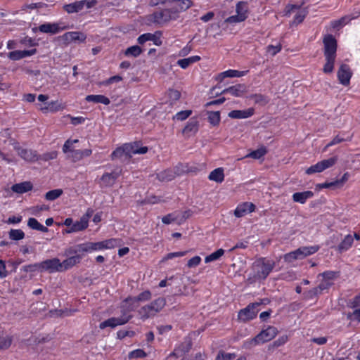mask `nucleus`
Masks as SVG:
<instances>
[{
	"instance_id": "nucleus-1",
	"label": "nucleus",
	"mask_w": 360,
	"mask_h": 360,
	"mask_svg": "<svg viewBox=\"0 0 360 360\" xmlns=\"http://www.w3.org/2000/svg\"><path fill=\"white\" fill-rule=\"evenodd\" d=\"M275 266V262L266 258H259L257 259L253 265L254 270L253 278H248L250 283H252L256 280L265 279Z\"/></svg>"
},
{
	"instance_id": "nucleus-2",
	"label": "nucleus",
	"mask_w": 360,
	"mask_h": 360,
	"mask_svg": "<svg viewBox=\"0 0 360 360\" xmlns=\"http://www.w3.org/2000/svg\"><path fill=\"white\" fill-rule=\"evenodd\" d=\"M319 276L322 277L321 282L316 288H314L307 292L306 297L307 298H313L314 297L322 293L323 290H328L333 284V280L338 276V272L328 271L320 274Z\"/></svg>"
},
{
	"instance_id": "nucleus-3",
	"label": "nucleus",
	"mask_w": 360,
	"mask_h": 360,
	"mask_svg": "<svg viewBox=\"0 0 360 360\" xmlns=\"http://www.w3.org/2000/svg\"><path fill=\"white\" fill-rule=\"evenodd\" d=\"M278 333V330L273 326H269L267 328L262 330L254 338L246 341L243 347L246 349H250L254 346L259 344H263L268 341L271 340L276 337Z\"/></svg>"
},
{
	"instance_id": "nucleus-4",
	"label": "nucleus",
	"mask_w": 360,
	"mask_h": 360,
	"mask_svg": "<svg viewBox=\"0 0 360 360\" xmlns=\"http://www.w3.org/2000/svg\"><path fill=\"white\" fill-rule=\"evenodd\" d=\"M269 303L268 300H263L262 302H255L250 304L247 307L240 310L238 312V319L243 322H247L250 320L253 319L256 317L259 309H257L261 304H266Z\"/></svg>"
},
{
	"instance_id": "nucleus-5",
	"label": "nucleus",
	"mask_w": 360,
	"mask_h": 360,
	"mask_svg": "<svg viewBox=\"0 0 360 360\" xmlns=\"http://www.w3.org/2000/svg\"><path fill=\"white\" fill-rule=\"evenodd\" d=\"M176 17L171 9H163L153 13L149 16V20L159 25H163L176 19Z\"/></svg>"
},
{
	"instance_id": "nucleus-6",
	"label": "nucleus",
	"mask_w": 360,
	"mask_h": 360,
	"mask_svg": "<svg viewBox=\"0 0 360 360\" xmlns=\"http://www.w3.org/2000/svg\"><path fill=\"white\" fill-rule=\"evenodd\" d=\"M94 214V210L88 209L86 213L81 217L79 221L74 223L69 229L66 231V233H70L73 232L82 231L88 227L89 220Z\"/></svg>"
},
{
	"instance_id": "nucleus-7",
	"label": "nucleus",
	"mask_w": 360,
	"mask_h": 360,
	"mask_svg": "<svg viewBox=\"0 0 360 360\" xmlns=\"http://www.w3.org/2000/svg\"><path fill=\"white\" fill-rule=\"evenodd\" d=\"M131 319V315L127 314L125 311H123L120 317H112L100 323L99 328L104 329L106 327L115 328L118 326L127 323Z\"/></svg>"
},
{
	"instance_id": "nucleus-8",
	"label": "nucleus",
	"mask_w": 360,
	"mask_h": 360,
	"mask_svg": "<svg viewBox=\"0 0 360 360\" xmlns=\"http://www.w3.org/2000/svg\"><path fill=\"white\" fill-rule=\"evenodd\" d=\"M337 157H333L327 160H323L321 162H319L314 165L311 166L306 170L307 174H312L314 173H319L323 172V170L331 167L333 166L337 162Z\"/></svg>"
},
{
	"instance_id": "nucleus-9",
	"label": "nucleus",
	"mask_w": 360,
	"mask_h": 360,
	"mask_svg": "<svg viewBox=\"0 0 360 360\" xmlns=\"http://www.w3.org/2000/svg\"><path fill=\"white\" fill-rule=\"evenodd\" d=\"M323 42L324 44V56L335 58L337 41L334 37L328 34L324 37Z\"/></svg>"
},
{
	"instance_id": "nucleus-10",
	"label": "nucleus",
	"mask_w": 360,
	"mask_h": 360,
	"mask_svg": "<svg viewBox=\"0 0 360 360\" xmlns=\"http://www.w3.org/2000/svg\"><path fill=\"white\" fill-rule=\"evenodd\" d=\"M39 271L49 273L61 272L60 262L58 258L44 260L39 263Z\"/></svg>"
},
{
	"instance_id": "nucleus-11",
	"label": "nucleus",
	"mask_w": 360,
	"mask_h": 360,
	"mask_svg": "<svg viewBox=\"0 0 360 360\" xmlns=\"http://www.w3.org/2000/svg\"><path fill=\"white\" fill-rule=\"evenodd\" d=\"M121 173V169H115L111 172L104 173L100 179L101 186L105 188L112 186Z\"/></svg>"
},
{
	"instance_id": "nucleus-12",
	"label": "nucleus",
	"mask_w": 360,
	"mask_h": 360,
	"mask_svg": "<svg viewBox=\"0 0 360 360\" xmlns=\"http://www.w3.org/2000/svg\"><path fill=\"white\" fill-rule=\"evenodd\" d=\"M183 170L179 166L172 169H167L157 174V178L161 181H169L181 175Z\"/></svg>"
},
{
	"instance_id": "nucleus-13",
	"label": "nucleus",
	"mask_w": 360,
	"mask_h": 360,
	"mask_svg": "<svg viewBox=\"0 0 360 360\" xmlns=\"http://www.w3.org/2000/svg\"><path fill=\"white\" fill-rule=\"evenodd\" d=\"M131 148L128 143L124 144L122 147L117 148L111 154L112 160L119 159L122 161L129 160L131 158L129 150Z\"/></svg>"
},
{
	"instance_id": "nucleus-14",
	"label": "nucleus",
	"mask_w": 360,
	"mask_h": 360,
	"mask_svg": "<svg viewBox=\"0 0 360 360\" xmlns=\"http://www.w3.org/2000/svg\"><path fill=\"white\" fill-rule=\"evenodd\" d=\"M60 39L64 41L65 44L76 41L84 42L86 39V36L81 32H68L63 34L60 37Z\"/></svg>"
},
{
	"instance_id": "nucleus-15",
	"label": "nucleus",
	"mask_w": 360,
	"mask_h": 360,
	"mask_svg": "<svg viewBox=\"0 0 360 360\" xmlns=\"http://www.w3.org/2000/svg\"><path fill=\"white\" fill-rule=\"evenodd\" d=\"M352 75V71L347 65H340L338 71V77L340 84L345 86L349 85Z\"/></svg>"
},
{
	"instance_id": "nucleus-16",
	"label": "nucleus",
	"mask_w": 360,
	"mask_h": 360,
	"mask_svg": "<svg viewBox=\"0 0 360 360\" xmlns=\"http://www.w3.org/2000/svg\"><path fill=\"white\" fill-rule=\"evenodd\" d=\"M255 210V205L252 202H245L237 206L234 211V215L238 218H240L248 213L254 212Z\"/></svg>"
},
{
	"instance_id": "nucleus-17",
	"label": "nucleus",
	"mask_w": 360,
	"mask_h": 360,
	"mask_svg": "<svg viewBox=\"0 0 360 360\" xmlns=\"http://www.w3.org/2000/svg\"><path fill=\"white\" fill-rule=\"evenodd\" d=\"M248 91V88L244 84H238L234 86L225 89L221 91L222 94H230L235 97H241Z\"/></svg>"
},
{
	"instance_id": "nucleus-18",
	"label": "nucleus",
	"mask_w": 360,
	"mask_h": 360,
	"mask_svg": "<svg viewBox=\"0 0 360 360\" xmlns=\"http://www.w3.org/2000/svg\"><path fill=\"white\" fill-rule=\"evenodd\" d=\"M160 35V32H156L155 34L146 33L139 36L137 41L140 44H143L148 41H152L155 45L160 46L162 44Z\"/></svg>"
},
{
	"instance_id": "nucleus-19",
	"label": "nucleus",
	"mask_w": 360,
	"mask_h": 360,
	"mask_svg": "<svg viewBox=\"0 0 360 360\" xmlns=\"http://www.w3.org/2000/svg\"><path fill=\"white\" fill-rule=\"evenodd\" d=\"M191 0H173L171 4V10L176 15L179 12L187 10L192 6Z\"/></svg>"
},
{
	"instance_id": "nucleus-20",
	"label": "nucleus",
	"mask_w": 360,
	"mask_h": 360,
	"mask_svg": "<svg viewBox=\"0 0 360 360\" xmlns=\"http://www.w3.org/2000/svg\"><path fill=\"white\" fill-rule=\"evenodd\" d=\"M75 252L76 253V255L72 256L60 262L61 272L68 270L80 262L84 254L76 252V250Z\"/></svg>"
},
{
	"instance_id": "nucleus-21",
	"label": "nucleus",
	"mask_w": 360,
	"mask_h": 360,
	"mask_svg": "<svg viewBox=\"0 0 360 360\" xmlns=\"http://www.w3.org/2000/svg\"><path fill=\"white\" fill-rule=\"evenodd\" d=\"M103 243L98 242V243H86L78 245L76 248V252L78 253H84L91 250H100L103 249Z\"/></svg>"
},
{
	"instance_id": "nucleus-22",
	"label": "nucleus",
	"mask_w": 360,
	"mask_h": 360,
	"mask_svg": "<svg viewBox=\"0 0 360 360\" xmlns=\"http://www.w3.org/2000/svg\"><path fill=\"white\" fill-rule=\"evenodd\" d=\"M18 154L24 160L29 162H34L38 160L37 154L31 149L18 148Z\"/></svg>"
},
{
	"instance_id": "nucleus-23",
	"label": "nucleus",
	"mask_w": 360,
	"mask_h": 360,
	"mask_svg": "<svg viewBox=\"0 0 360 360\" xmlns=\"http://www.w3.org/2000/svg\"><path fill=\"white\" fill-rule=\"evenodd\" d=\"M41 32L54 34L65 29L60 27L58 23H44L38 27Z\"/></svg>"
},
{
	"instance_id": "nucleus-24",
	"label": "nucleus",
	"mask_w": 360,
	"mask_h": 360,
	"mask_svg": "<svg viewBox=\"0 0 360 360\" xmlns=\"http://www.w3.org/2000/svg\"><path fill=\"white\" fill-rule=\"evenodd\" d=\"M254 114L253 108L246 110H234L229 112V117L233 119H245L251 117Z\"/></svg>"
},
{
	"instance_id": "nucleus-25",
	"label": "nucleus",
	"mask_w": 360,
	"mask_h": 360,
	"mask_svg": "<svg viewBox=\"0 0 360 360\" xmlns=\"http://www.w3.org/2000/svg\"><path fill=\"white\" fill-rule=\"evenodd\" d=\"M319 248L317 246L302 247L295 250L297 259H302L307 256L312 255L317 252Z\"/></svg>"
},
{
	"instance_id": "nucleus-26",
	"label": "nucleus",
	"mask_w": 360,
	"mask_h": 360,
	"mask_svg": "<svg viewBox=\"0 0 360 360\" xmlns=\"http://www.w3.org/2000/svg\"><path fill=\"white\" fill-rule=\"evenodd\" d=\"M199 127V122L195 119H191L182 130V133L188 136L195 134Z\"/></svg>"
},
{
	"instance_id": "nucleus-27",
	"label": "nucleus",
	"mask_w": 360,
	"mask_h": 360,
	"mask_svg": "<svg viewBox=\"0 0 360 360\" xmlns=\"http://www.w3.org/2000/svg\"><path fill=\"white\" fill-rule=\"evenodd\" d=\"M32 184L30 181H23L12 186L11 190L19 194L26 193L32 189Z\"/></svg>"
},
{
	"instance_id": "nucleus-28",
	"label": "nucleus",
	"mask_w": 360,
	"mask_h": 360,
	"mask_svg": "<svg viewBox=\"0 0 360 360\" xmlns=\"http://www.w3.org/2000/svg\"><path fill=\"white\" fill-rule=\"evenodd\" d=\"M65 108V106L63 103L58 102V101H55L49 103L45 107L40 108V110L44 113L47 112H54L63 110Z\"/></svg>"
},
{
	"instance_id": "nucleus-29",
	"label": "nucleus",
	"mask_w": 360,
	"mask_h": 360,
	"mask_svg": "<svg viewBox=\"0 0 360 360\" xmlns=\"http://www.w3.org/2000/svg\"><path fill=\"white\" fill-rule=\"evenodd\" d=\"M313 195V192L310 191L295 193L292 195V200L295 202L304 204L307 199L312 198Z\"/></svg>"
},
{
	"instance_id": "nucleus-30",
	"label": "nucleus",
	"mask_w": 360,
	"mask_h": 360,
	"mask_svg": "<svg viewBox=\"0 0 360 360\" xmlns=\"http://www.w3.org/2000/svg\"><path fill=\"white\" fill-rule=\"evenodd\" d=\"M36 49H32L29 51H14L9 53L8 57L11 60H16L27 56H32L36 53Z\"/></svg>"
},
{
	"instance_id": "nucleus-31",
	"label": "nucleus",
	"mask_w": 360,
	"mask_h": 360,
	"mask_svg": "<svg viewBox=\"0 0 360 360\" xmlns=\"http://www.w3.org/2000/svg\"><path fill=\"white\" fill-rule=\"evenodd\" d=\"M139 314L142 320H146L149 318L155 316L157 314L153 311V307L150 304H147L142 307L139 310Z\"/></svg>"
},
{
	"instance_id": "nucleus-32",
	"label": "nucleus",
	"mask_w": 360,
	"mask_h": 360,
	"mask_svg": "<svg viewBox=\"0 0 360 360\" xmlns=\"http://www.w3.org/2000/svg\"><path fill=\"white\" fill-rule=\"evenodd\" d=\"M208 179L210 181H215L217 183H221L224 179V169L219 167L214 169L210 173Z\"/></svg>"
},
{
	"instance_id": "nucleus-33",
	"label": "nucleus",
	"mask_w": 360,
	"mask_h": 360,
	"mask_svg": "<svg viewBox=\"0 0 360 360\" xmlns=\"http://www.w3.org/2000/svg\"><path fill=\"white\" fill-rule=\"evenodd\" d=\"M247 71H238L235 70H229L221 72L218 79L221 82L225 77H240L246 74Z\"/></svg>"
},
{
	"instance_id": "nucleus-34",
	"label": "nucleus",
	"mask_w": 360,
	"mask_h": 360,
	"mask_svg": "<svg viewBox=\"0 0 360 360\" xmlns=\"http://www.w3.org/2000/svg\"><path fill=\"white\" fill-rule=\"evenodd\" d=\"M151 298V293L150 291L146 290L140 293L137 297H128L125 300L126 302H130L131 304L139 302V301H148Z\"/></svg>"
},
{
	"instance_id": "nucleus-35",
	"label": "nucleus",
	"mask_w": 360,
	"mask_h": 360,
	"mask_svg": "<svg viewBox=\"0 0 360 360\" xmlns=\"http://www.w3.org/2000/svg\"><path fill=\"white\" fill-rule=\"evenodd\" d=\"M131 155L134 154H145L148 152V148L146 146H141L139 142L128 143Z\"/></svg>"
},
{
	"instance_id": "nucleus-36",
	"label": "nucleus",
	"mask_w": 360,
	"mask_h": 360,
	"mask_svg": "<svg viewBox=\"0 0 360 360\" xmlns=\"http://www.w3.org/2000/svg\"><path fill=\"white\" fill-rule=\"evenodd\" d=\"M353 242L354 238L349 234L347 235L341 241V243L338 245V250L340 252L347 250L349 248L352 247Z\"/></svg>"
},
{
	"instance_id": "nucleus-37",
	"label": "nucleus",
	"mask_w": 360,
	"mask_h": 360,
	"mask_svg": "<svg viewBox=\"0 0 360 360\" xmlns=\"http://www.w3.org/2000/svg\"><path fill=\"white\" fill-rule=\"evenodd\" d=\"M86 101L88 102L99 103L105 105H108L110 103L109 98L103 95H89L86 97Z\"/></svg>"
},
{
	"instance_id": "nucleus-38",
	"label": "nucleus",
	"mask_w": 360,
	"mask_h": 360,
	"mask_svg": "<svg viewBox=\"0 0 360 360\" xmlns=\"http://www.w3.org/2000/svg\"><path fill=\"white\" fill-rule=\"evenodd\" d=\"M64 10L68 13H77L83 9L82 1H75L72 4H66L63 6Z\"/></svg>"
},
{
	"instance_id": "nucleus-39",
	"label": "nucleus",
	"mask_w": 360,
	"mask_h": 360,
	"mask_svg": "<svg viewBox=\"0 0 360 360\" xmlns=\"http://www.w3.org/2000/svg\"><path fill=\"white\" fill-rule=\"evenodd\" d=\"M200 60V57L198 56L189 57L184 59H180L177 61V64L183 69L186 68L191 64L195 63Z\"/></svg>"
},
{
	"instance_id": "nucleus-40",
	"label": "nucleus",
	"mask_w": 360,
	"mask_h": 360,
	"mask_svg": "<svg viewBox=\"0 0 360 360\" xmlns=\"http://www.w3.org/2000/svg\"><path fill=\"white\" fill-rule=\"evenodd\" d=\"M236 15L245 20L248 18V7L245 2L240 1L236 5Z\"/></svg>"
},
{
	"instance_id": "nucleus-41",
	"label": "nucleus",
	"mask_w": 360,
	"mask_h": 360,
	"mask_svg": "<svg viewBox=\"0 0 360 360\" xmlns=\"http://www.w3.org/2000/svg\"><path fill=\"white\" fill-rule=\"evenodd\" d=\"M150 304L153 307V311H155V313L158 314L165 306L166 300L163 297H158V299L152 302Z\"/></svg>"
},
{
	"instance_id": "nucleus-42",
	"label": "nucleus",
	"mask_w": 360,
	"mask_h": 360,
	"mask_svg": "<svg viewBox=\"0 0 360 360\" xmlns=\"http://www.w3.org/2000/svg\"><path fill=\"white\" fill-rule=\"evenodd\" d=\"M27 226L32 229L41 231L42 232H47L48 229L40 223L34 218H30L27 221Z\"/></svg>"
},
{
	"instance_id": "nucleus-43",
	"label": "nucleus",
	"mask_w": 360,
	"mask_h": 360,
	"mask_svg": "<svg viewBox=\"0 0 360 360\" xmlns=\"http://www.w3.org/2000/svg\"><path fill=\"white\" fill-rule=\"evenodd\" d=\"M142 49L140 46L135 45L127 48L124 51L126 56L137 57L142 53Z\"/></svg>"
},
{
	"instance_id": "nucleus-44",
	"label": "nucleus",
	"mask_w": 360,
	"mask_h": 360,
	"mask_svg": "<svg viewBox=\"0 0 360 360\" xmlns=\"http://www.w3.org/2000/svg\"><path fill=\"white\" fill-rule=\"evenodd\" d=\"M12 341L11 336L0 334V350L7 349L11 346Z\"/></svg>"
},
{
	"instance_id": "nucleus-45",
	"label": "nucleus",
	"mask_w": 360,
	"mask_h": 360,
	"mask_svg": "<svg viewBox=\"0 0 360 360\" xmlns=\"http://www.w3.org/2000/svg\"><path fill=\"white\" fill-rule=\"evenodd\" d=\"M208 114V120L210 123L214 126H217L219 124L220 122V113L219 111H209Z\"/></svg>"
},
{
	"instance_id": "nucleus-46",
	"label": "nucleus",
	"mask_w": 360,
	"mask_h": 360,
	"mask_svg": "<svg viewBox=\"0 0 360 360\" xmlns=\"http://www.w3.org/2000/svg\"><path fill=\"white\" fill-rule=\"evenodd\" d=\"M267 153V150L265 147H261L257 150H255L250 153L248 154L245 158H252L253 159H259Z\"/></svg>"
},
{
	"instance_id": "nucleus-47",
	"label": "nucleus",
	"mask_w": 360,
	"mask_h": 360,
	"mask_svg": "<svg viewBox=\"0 0 360 360\" xmlns=\"http://www.w3.org/2000/svg\"><path fill=\"white\" fill-rule=\"evenodd\" d=\"M62 194V189H54L47 192L45 194V198L47 200L52 201L59 198Z\"/></svg>"
},
{
	"instance_id": "nucleus-48",
	"label": "nucleus",
	"mask_w": 360,
	"mask_h": 360,
	"mask_svg": "<svg viewBox=\"0 0 360 360\" xmlns=\"http://www.w3.org/2000/svg\"><path fill=\"white\" fill-rule=\"evenodd\" d=\"M224 254V250L223 249H219L214 252L210 254V255L205 257V263H209L212 261H215L219 259Z\"/></svg>"
},
{
	"instance_id": "nucleus-49",
	"label": "nucleus",
	"mask_w": 360,
	"mask_h": 360,
	"mask_svg": "<svg viewBox=\"0 0 360 360\" xmlns=\"http://www.w3.org/2000/svg\"><path fill=\"white\" fill-rule=\"evenodd\" d=\"M325 58H326V63L324 65L323 70L325 73H330L333 71V69H334V63H335V58H333V57H325Z\"/></svg>"
},
{
	"instance_id": "nucleus-50",
	"label": "nucleus",
	"mask_w": 360,
	"mask_h": 360,
	"mask_svg": "<svg viewBox=\"0 0 360 360\" xmlns=\"http://www.w3.org/2000/svg\"><path fill=\"white\" fill-rule=\"evenodd\" d=\"M9 237L12 240H21L25 237V233L20 229H11L9 231Z\"/></svg>"
},
{
	"instance_id": "nucleus-51",
	"label": "nucleus",
	"mask_w": 360,
	"mask_h": 360,
	"mask_svg": "<svg viewBox=\"0 0 360 360\" xmlns=\"http://www.w3.org/2000/svg\"><path fill=\"white\" fill-rule=\"evenodd\" d=\"M236 358L234 353H226L224 351H219L216 356V360H233Z\"/></svg>"
},
{
	"instance_id": "nucleus-52",
	"label": "nucleus",
	"mask_w": 360,
	"mask_h": 360,
	"mask_svg": "<svg viewBox=\"0 0 360 360\" xmlns=\"http://www.w3.org/2000/svg\"><path fill=\"white\" fill-rule=\"evenodd\" d=\"M192 114V110H186L177 112L174 117V120H177L179 121L185 120Z\"/></svg>"
},
{
	"instance_id": "nucleus-53",
	"label": "nucleus",
	"mask_w": 360,
	"mask_h": 360,
	"mask_svg": "<svg viewBox=\"0 0 360 360\" xmlns=\"http://www.w3.org/2000/svg\"><path fill=\"white\" fill-rule=\"evenodd\" d=\"M255 103L264 105L269 102L268 98L262 94H255L250 96Z\"/></svg>"
},
{
	"instance_id": "nucleus-54",
	"label": "nucleus",
	"mask_w": 360,
	"mask_h": 360,
	"mask_svg": "<svg viewBox=\"0 0 360 360\" xmlns=\"http://www.w3.org/2000/svg\"><path fill=\"white\" fill-rule=\"evenodd\" d=\"M178 217L176 212L169 214L162 218V221L165 224H169L172 222H176L178 224Z\"/></svg>"
},
{
	"instance_id": "nucleus-55",
	"label": "nucleus",
	"mask_w": 360,
	"mask_h": 360,
	"mask_svg": "<svg viewBox=\"0 0 360 360\" xmlns=\"http://www.w3.org/2000/svg\"><path fill=\"white\" fill-rule=\"evenodd\" d=\"M176 213L178 217V224H181L191 216L192 212L191 210H186L184 212Z\"/></svg>"
},
{
	"instance_id": "nucleus-56",
	"label": "nucleus",
	"mask_w": 360,
	"mask_h": 360,
	"mask_svg": "<svg viewBox=\"0 0 360 360\" xmlns=\"http://www.w3.org/2000/svg\"><path fill=\"white\" fill-rule=\"evenodd\" d=\"M168 97L172 103H174L180 98L181 93L178 90L169 89L168 91Z\"/></svg>"
},
{
	"instance_id": "nucleus-57",
	"label": "nucleus",
	"mask_w": 360,
	"mask_h": 360,
	"mask_svg": "<svg viewBox=\"0 0 360 360\" xmlns=\"http://www.w3.org/2000/svg\"><path fill=\"white\" fill-rule=\"evenodd\" d=\"M67 158L73 162H77L82 159V150L76 149L75 150H72L71 153Z\"/></svg>"
},
{
	"instance_id": "nucleus-58",
	"label": "nucleus",
	"mask_w": 360,
	"mask_h": 360,
	"mask_svg": "<svg viewBox=\"0 0 360 360\" xmlns=\"http://www.w3.org/2000/svg\"><path fill=\"white\" fill-rule=\"evenodd\" d=\"M103 243L104 248H113L120 245V241L114 238L106 240L105 241H103Z\"/></svg>"
},
{
	"instance_id": "nucleus-59",
	"label": "nucleus",
	"mask_w": 360,
	"mask_h": 360,
	"mask_svg": "<svg viewBox=\"0 0 360 360\" xmlns=\"http://www.w3.org/2000/svg\"><path fill=\"white\" fill-rule=\"evenodd\" d=\"M75 150L74 145H72V142L70 141V139L67 140L63 146V153L67 154L68 157L71 153V151Z\"/></svg>"
},
{
	"instance_id": "nucleus-60",
	"label": "nucleus",
	"mask_w": 360,
	"mask_h": 360,
	"mask_svg": "<svg viewBox=\"0 0 360 360\" xmlns=\"http://www.w3.org/2000/svg\"><path fill=\"white\" fill-rule=\"evenodd\" d=\"M281 48L282 46L281 44H278L276 46L269 45L266 48V51L271 56H275L281 50Z\"/></svg>"
},
{
	"instance_id": "nucleus-61",
	"label": "nucleus",
	"mask_w": 360,
	"mask_h": 360,
	"mask_svg": "<svg viewBox=\"0 0 360 360\" xmlns=\"http://www.w3.org/2000/svg\"><path fill=\"white\" fill-rule=\"evenodd\" d=\"M200 262H201V258H200V257H199V256H195V257H192L191 259H190L188 261L187 266H188V268L195 267V266H197L198 265H199V264L200 263Z\"/></svg>"
},
{
	"instance_id": "nucleus-62",
	"label": "nucleus",
	"mask_w": 360,
	"mask_h": 360,
	"mask_svg": "<svg viewBox=\"0 0 360 360\" xmlns=\"http://www.w3.org/2000/svg\"><path fill=\"white\" fill-rule=\"evenodd\" d=\"M146 356V353L142 349H136L132 352H131L129 354V359H134V358H141L144 357Z\"/></svg>"
},
{
	"instance_id": "nucleus-63",
	"label": "nucleus",
	"mask_w": 360,
	"mask_h": 360,
	"mask_svg": "<svg viewBox=\"0 0 360 360\" xmlns=\"http://www.w3.org/2000/svg\"><path fill=\"white\" fill-rule=\"evenodd\" d=\"M22 270L25 272H33L39 270V263L24 266Z\"/></svg>"
},
{
	"instance_id": "nucleus-64",
	"label": "nucleus",
	"mask_w": 360,
	"mask_h": 360,
	"mask_svg": "<svg viewBox=\"0 0 360 360\" xmlns=\"http://www.w3.org/2000/svg\"><path fill=\"white\" fill-rule=\"evenodd\" d=\"M244 20H243V18L239 17L238 15H232V16L227 18L225 20V22H229V23L233 24V23L241 22H243Z\"/></svg>"
}]
</instances>
